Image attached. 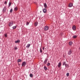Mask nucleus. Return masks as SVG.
I'll use <instances>...</instances> for the list:
<instances>
[{
  "instance_id": "1",
  "label": "nucleus",
  "mask_w": 80,
  "mask_h": 80,
  "mask_svg": "<svg viewBox=\"0 0 80 80\" xmlns=\"http://www.w3.org/2000/svg\"><path fill=\"white\" fill-rule=\"evenodd\" d=\"M49 28H48V26H46L44 27V31H47V30H48V29Z\"/></svg>"
},
{
  "instance_id": "2",
  "label": "nucleus",
  "mask_w": 80,
  "mask_h": 80,
  "mask_svg": "<svg viewBox=\"0 0 80 80\" xmlns=\"http://www.w3.org/2000/svg\"><path fill=\"white\" fill-rule=\"evenodd\" d=\"M13 25V22L12 21H11L9 22V27H12Z\"/></svg>"
},
{
  "instance_id": "3",
  "label": "nucleus",
  "mask_w": 80,
  "mask_h": 80,
  "mask_svg": "<svg viewBox=\"0 0 80 80\" xmlns=\"http://www.w3.org/2000/svg\"><path fill=\"white\" fill-rule=\"evenodd\" d=\"M72 50H71V49L69 50L68 52V55H70L72 54Z\"/></svg>"
},
{
  "instance_id": "4",
  "label": "nucleus",
  "mask_w": 80,
  "mask_h": 80,
  "mask_svg": "<svg viewBox=\"0 0 80 80\" xmlns=\"http://www.w3.org/2000/svg\"><path fill=\"white\" fill-rule=\"evenodd\" d=\"M26 65V62H22V66L23 67H25Z\"/></svg>"
},
{
  "instance_id": "5",
  "label": "nucleus",
  "mask_w": 80,
  "mask_h": 80,
  "mask_svg": "<svg viewBox=\"0 0 80 80\" xmlns=\"http://www.w3.org/2000/svg\"><path fill=\"white\" fill-rule=\"evenodd\" d=\"M48 60V58H47L45 59V61H44V64H47V61Z\"/></svg>"
},
{
  "instance_id": "6",
  "label": "nucleus",
  "mask_w": 80,
  "mask_h": 80,
  "mask_svg": "<svg viewBox=\"0 0 80 80\" xmlns=\"http://www.w3.org/2000/svg\"><path fill=\"white\" fill-rule=\"evenodd\" d=\"M61 65H62V63H61V62H59L58 65V68H60V67H61Z\"/></svg>"
},
{
  "instance_id": "7",
  "label": "nucleus",
  "mask_w": 80,
  "mask_h": 80,
  "mask_svg": "<svg viewBox=\"0 0 80 80\" xmlns=\"http://www.w3.org/2000/svg\"><path fill=\"white\" fill-rule=\"evenodd\" d=\"M43 5L44 7L45 8H47V5L46 3H44Z\"/></svg>"
},
{
  "instance_id": "8",
  "label": "nucleus",
  "mask_w": 80,
  "mask_h": 80,
  "mask_svg": "<svg viewBox=\"0 0 80 80\" xmlns=\"http://www.w3.org/2000/svg\"><path fill=\"white\" fill-rule=\"evenodd\" d=\"M6 9H7V8H6V7H4L3 9H2L3 12H5L6 11Z\"/></svg>"
},
{
  "instance_id": "9",
  "label": "nucleus",
  "mask_w": 80,
  "mask_h": 80,
  "mask_svg": "<svg viewBox=\"0 0 80 80\" xmlns=\"http://www.w3.org/2000/svg\"><path fill=\"white\" fill-rule=\"evenodd\" d=\"M66 65H67V63H66V62H63V63L62 64V65H63V66H64V65H65V67H66Z\"/></svg>"
},
{
  "instance_id": "10",
  "label": "nucleus",
  "mask_w": 80,
  "mask_h": 80,
  "mask_svg": "<svg viewBox=\"0 0 80 80\" xmlns=\"http://www.w3.org/2000/svg\"><path fill=\"white\" fill-rule=\"evenodd\" d=\"M72 30H75L76 29V26H75V25H74L72 27Z\"/></svg>"
},
{
  "instance_id": "11",
  "label": "nucleus",
  "mask_w": 80,
  "mask_h": 80,
  "mask_svg": "<svg viewBox=\"0 0 80 80\" xmlns=\"http://www.w3.org/2000/svg\"><path fill=\"white\" fill-rule=\"evenodd\" d=\"M43 12H44V13H45L47 12V9H46V8H44L43 9Z\"/></svg>"
},
{
  "instance_id": "12",
  "label": "nucleus",
  "mask_w": 80,
  "mask_h": 80,
  "mask_svg": "<svg viewBox=\"0 0 80 80\" xmlns=\"http://www.w3.org/2000/svg\"><path fill=\"white\" fill-rule=\"evenodd\" d=\"M20 40H18L15 41V43H20Z\"/></svg>"
},
{
  "instance_id": "13",
  "label": "nucleus",
  "mask_w": 80,
  "mask_h": 80,
  "mask_svg": "<svg viewBox=\"0 0 80 80\" xmlns=\"http://www.w3.org/2000/svg\"><path fill=\"white\" fill-rule=\"evenodd\" d=\"M72 43H73V42L72 41H70L69 42V45L70 46H71L72 45Z\"/></svg>"
},
{
  "instance_id": "14",
  "label": "nucleus",
  "mask_w": 80,
  "mask_h": 80,
  "mask_svg": "<svg viewBox=\"0 0 80 80\" xmlns=\"http://www.w3.org/2000/svg\"><path fill=\"white\" fill-rule=\"evenodd\" d=\"M30 46V44H27V46H26V48H29Z\"/></svg>"
},
{
  "instance_id": "15",
  "label": "nucleus",
  "mask_w": 80,
  "mask_h": 80,
  "mask_svg": "<svg viewBox=\"0 0 80 80\" xmlns=\"http://www.w3.org/2000/svg\"><path fill=\"white\" fill-rule=\"evenodd\" d=\"M73 6V4L70 3L69 5V7H72Z\"/></svg>"
},
{
  "instance_id": "16",
  "label": "nucleus",
  "mask_w": 80,
  "mask_h": 80,
  "mask_svg": "<svg viewBox=\"0 0 80 80\" xmlns=\"http://www.w3.org/2000/svg\"><path fill=\"white\" fill-rule=\"evenodd\" d=\"M12 4V2H9L8 3V7H10L11 6V4Z\"/></svg>"
},
{
  "instance_id": "17",
  "label": "nucleus",
  "mask_w": 80,
  "mask_h": 80,
  "mask_svg": "<svg viewBox=\"0 0 80 80\" xmlns=\"http://www.w3.org/2000/svg\"><path fill=\"white\" fill-rule=\"evenodd\" d=\"M38 22H35L34 24V25H35V26H37L38 25Z\"/></svg>"
},
{
  "instance_id": "18",
  "label": "nucleus",
  "mask_w": 80,
  "mask_h": 80,
  "mask_svg": "<svg viewBox=\"0 0 80 80\" xmlns=\"http://www.w3.org/2000/svg\"><path fill=\"white\" fill-rule=\"evenodd\" d=\"M29 76L30 77L32 78L33 77V75L32 74H30L29 75Z\"/></svg>"
},
{
  "instance_id": "19",
  "label": "nucleus",
  "mask_w": 80,
  "mask_h": 80,
  "mask_svg": "<svg viewBox=\"0 0 80 80\" xmlns=\"http://www.w3.org/2000/svg\"><path fill=\"white\" fill-rule=\"evenodd\" d=\"M44 69L45 70H47V68L46 67L44 66Z\"/></svg>"
},
{
  "instance_id": "20",
  "label": "nucleus",
  "mask_w": 80,
  "mask_h": 80,
  "mask_svg": "<svg viewBox=\"0 0 80 80\" xmlns=\"http://www.w3.org/2000/svg\"><path fill=\"white\" fill-rule=\"evenodd\" d=\"M42 48H40V53H42Z\"/></svg>"
},
{
  "instance_id": "21",
  "label": "nucleus",
  "mask_w": 80,
  "mask_h": 80,
  "mask_svg": "<svg viewBox=\"0 0 80 80\" xmlns=\"http://www.w3.org/2000/svg\"><path fill=\"white\" fill-rule=\"evenodd\" d=\"M18 62H22V60L19 59L18 60Z\"/></svg>"
},
{
  "instance_id": "22",
  "label": "nucleus",
  "mask_w": 80,
  "mask_h": 80,
  "mask_svg": "<svg viewBox=\"0 0 80 80\" xmlns=\"http://www.w3.org/2000/svg\"><path fill=\"white\" fill-rule=\"evenodd\" d=\"M18 10V8H17V7H16L15 8H14V10H15V11H17V10Z\"/></svg>"
},
{
  "instance_id": "23",
  "label": "nucleus",
  "mask_w": 80,
  "mask_h": 80,
  "mask_svg": "<svg viewBox=\"0 0 80 80\" xmlns=\"http://www.w3.org/2000/svg\"><path fill=\"white\" fill-rule=\"evenodd\" d=\"M13 29H15V28H17V26H13L12 27Z\"/></svg>"
},
{
  "instance_id": "24",
  "label": "nucleus",
  "mask_w": 80,
  "mask_h": 80,
  "mask_svg": "<svg viewBox=\"0 0 80 80\" xmlns=\"http://www.w3.org/2000/svg\"><path fill=\"white\" fill-rule=\"evenodd\" d=\"M12 12H13V9L11 8L10 11V13H12Z\"/></svg>"
},
{
  "instance_id": "25",
  "label": "nucleus",
  "mask_w": 80,
  "mask_h": 80,
  "mask_svg": "<svg viewBox=\"0 0 80 80\" xmlns=\"http://www.w3.org/2000/svg\"><path fill=\"white\" fill-rule=\"evenodd\" d=\"M73 38H77V35H74L73 37Z\"/></svg>"
},
{
  "instance_id": "26",
  "label": "nucleus",
  "mask_w": 80,
  "mask_h": 80,
  "mask_svg": "<svg viewBox=\"0 0 80 80\" xmlns=\"http://www.w3.org/2000/svg\"><path fill=\"white\" fill-rule=\"evenodd\" d=\"M30 23V22H27L26 23V25H27V26L28 25H29V24Z\"/></svg>"
},
{
  "instance_id": "27",
  "label": "nucleus",
  "mask_w": 80,
  "mask_h": 80,
  "mask_svg": "<svg viewBox=\"0 0 80 80\" xmlns=\"http://www.w3.org/2000/svg\"><path fill=\"white\" fill-rule=\"evenodd\" d=\"M47 66H50V63L48 62V63L47 64Z\"/></svg>"
},
{
  "instance_id": "28",
  "label": "nucleus",
  "mask_w": 80,
  "mask_h": 80,
  "mask_svg": "<svg viewBox=\"0 0 80 80\" xmlns=\"http://www.w3.org/2000/svg\"><path fill=\"white\" fill-rule=\"evenodd\" d=\"M67 77H68L69 76V73H67L66 74Z\"/></svg>"
},
{
  "instance_id": "29",
  "label": "nucleus",
  "mask_w": 80,
  "mask_h": 80,
  "mask_svg": "<svg viewBox=\"0 0 80 80\" xmlns=\"http://www.w3.org/2000/svg\"><path fill=\"white\" fill-rule=\"evenodd\" d=\"M5 37H7V34L6 33L4 35Z\"/></svg>"
},
{
  "instance_id": "30",
  "label": "nucleus",
  "mask_w": 80,
  "mask_h": 80,
  "mask_svg": "<svg viewBox=\"0 0 80 80\" xmlns=\"http://www.w3.org/2000/svg\"><path fill=\"white\" fill-rule=\"evenodd\" d=\"M14 48L15 49V50H17V49H18V48L17 47H15Z\"/></svg>"
},
{
  "instance_id": "31",
  "label": "nucleus",
  "mask_w": 80,
  "mask_h": 80,
  "mask_svg": "<svg viewBox=\"0 0 80 80\" xmlns=\"http://www.w3.org/2000/svg\"><path fill=\"white\" fill-rule=\"evenodd\" d=\"M4 3L5 4V5H7V2L6 1H5Z\"/></svg>"
},
{
  "instance_id": "32",
  "label": "nucleus",
  "mask_w": 80,
  "mask_h": 80,
  "mask_svg": "<svg viewBox=\"0 0 80 80\" xmlns=\"http://www.w3.org/2000/svg\"><path fill=\"white\" fill-rule=\"evenodd\" d=\"M42 50H44V49H45V47H42Z\"/></svg>"
}]
</instances>
